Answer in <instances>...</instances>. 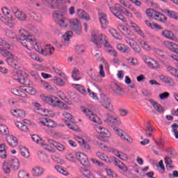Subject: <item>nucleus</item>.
I'll return each instance as SVG.
<instances>
[{
    "instance_id": "obj_1",
    "label": "nucleus",
    "mask_w": 178,
    "mask_h": 178,
    "mask_svg": "<svg viewBox=\"0 0 178 178\" xmlns=\"http://www.w3.org/2000/svg\"><path fill=\"white\" fill-rule=\"evenodd\" d=\"M53 17L56 24L60 27V29H66L67 26L73 29L76 32V34L80 35L81 34V24L77 19H67L63 17V13L60 11H55L53 13Z\"/></svg>"
},
{
    "instance_id": "obj_2",
    "label": "nucleus",
    "mask_w": 178,
    "mask_h": 178,
    "mask_svg": "<svg viewBox=\"0 0 178 178\" xmlns=\"http://www.w3.org/2000/svg\"><path fill=\"white\" fill-rule=\"evenodd\" d=\"M15 38L17 41L21 42L29 51L38 48V44L35 39H34V36L33 35H28L27 32L24 30H19V34L16 35Z\"/></svg>"
},
{
    "instance_id": "obj_3",
    "label": "nucleus",
    "mask_w": 178,
    "mask_h": 178,
    "mask_svg": "<svg viewBox=\"0 0 178 178\" xmlns=\"http://www.w3.org/2000/svg\"><path fill=\"white\" fill-rule=\"evenodd\" d=\"M42 1L50 9H62L61 13L66 12V4L70 3V0H42Z\"/></svg>"
},
{
    "instance_id": "obj_4",
    "label": "nucleus",
    "mask_w": 178,
    "mask_h": 178,
    "mask_svg": "<svg viewBox=\"0 0 178 178\" xmlns=\"http://www.w3.org/2000/svg\"><path fill=\"white\" fill-rule=\"evenodd\" d=\"M92 41L98 47H101V45L104 44L106 48H112L108 41H106V35H105L104 33L92 34Z\"/></svg>"
},
{
    "instance_id": "obj_5",
    "label": "nucleus",
    "mask_w": 178,
    "mask_h": 178,
    "mask_svg": "<svg viewBox=\"0 0 178 178\" xmlns=\"http://www.w3.org/2000/svg\"><path fill=\"white\" fill-rule=\"evenodd\" d=\"M100 104L102 106H103L106 111H113V105H112V102L106 95H102L101 96Z\"/></svg>"
},
{
    "instance_id": "obj_6",
    "label": "nucleus",
    "mask_w": 178,
    "mask_h": 178,
    "mask_svg": "<svg viewBox=\"0 0 178 178\" xmlns=\"http://www.w3.org/2000/svg\"><path fill=\"white\" fill-rule=\"evenodd\" d=\"M41 99L46 102V104H49L50 106H57V105L59 104V99L58 97L55 96H44V95H40Z\"/></svg>"
},
{
    "instance_id": "obj_7",
    "label": "nucleus",
    "mask_w": 178,
    "mask_h": 178,
    "mask_svg": "<svg viewBox=\"0 0 178 178\" xmlns=\"http://www.w3.org/2000/svg\"><path fill=\"white\" fill-rule=\"evenodd\" d=\"M83 113L86 114L89 120L93 122L94 123L101 124V119L98 116L95 115V113L92 111H90V109L84 108L83 110Z\"/></svg>"
},
{
    "instance_id": "obj_8",
    "label": "nucleus",
    "mask_w": 178,
    "mask_h": 178,
    "mask_svg": "<svg viewBox=\"0 0 178 178\" xmlns=\"http://www.w3.org/2000/svg\"><path fill=\"white\" fill-rule=\"evenodd\" d=\"M76 157L79 162H81V165L84 166L85 168H90L91 165L90 164V161H88V157H87V155L84 154L81 152H77L76 153Z\"/></svg>"
},
{
    "instance_id": "obj_9",
    "label": "nucleus",
    "mask_w": 178,
    "mask_h": 178,
    "mask_svg": "<svg viewBox=\"0 0 178 178\" xmlns=\"http://www.w3.org/2000/svg\"><path fill=\"white\" fill-rule=\"evenodd\" d=\"M63 116L67 119V120H65V124H67L68 129H70L71 130H76V127H74V124H72L70 123H74V119H73L72 114L64 112L63 113ZM70 120V121H69Z\"/></svg>"
},
{
    "instance_id": "obj_10",
    "label": "nucleus",
    "mask_w": 178,
    "mask_h": 178,
    "mask_svg": "<svg viewBox=\"0 0 178 178\" xmlns=\"http://www.w3.org/2000/svg\"><path fill=\"white\" fill-rule=\"evenodd\" d=\"M118 5H119V3H116L115 7H110L109 9H110L111 13H113V15H114V16H116V17H118V19H120V20H122V22H126L127 19L123 16L122 13H120V8H118Z\"/></svg>"
},
{
    "instance_id": "obj_11",
    "label": "nucleus",
    "mask_w": 178,
    "mask_h": 178,
    "mask_svg": "<svg viewBox=\"0 0 178 178\" xmlns=\"http://www.w3.org/2000/svg\"><path fill=\"white\" fill-rule=\"evenodd\" d=\"M114 131H115L116 134L122 138V140H124V141H127V143H133V139L127 135L123 130L119 129L116 127L113 128Z\"/></svg>"
},
{
    "instance_id": "obj_12",
    "label": "nucleus",
    "mask_w": 178,
    "mask_h": 178,
    "mask_svg": "<svg viewBox=\"0 0 178 178\" xmlns=\"http://www.w3.org/2000/svg\"><path fill=\"white\" fill-rule=\"evenodd\" d=\"M7 57L6 58V62L8 65L10 66H12V67H16L17 66L18 63H17V56L12 54V53L9 52V54H7L6 56Z\"/></svg>"
},
{
    "instance_id": "obj_13",
    "label": "nucleus",
    "mask_w": 178,
    "mask_h": 178,
    "mask_svg": "<svg viewBox=\"0 0 178 178\" xmlns=\"http://www.w3.org/2000/svg\"><path fill=\"white\" fill-rule=\"evenodd\" d=\"M111 162L112 163H114L115 166H118V168L122 170V172H127L129 170V168H127V166L123 163V162L120 161L119 159H118L115 156L111 157Z\"/></svg>"
},
{
    "instance_id": "obj_14",
    "label": "nucleus",
    "mask_w": 178,
    "mask_h": 178,
    "mask_svg": "<svg viewBox=\"0 0 178 178\" xmlns=\"http://www.w3.org/2000/svg\"><path fill=\"white\" fill-rule=\"evenodd\" d=\"M47 142L49 143V144H51V145L55 147V148H56V149L60 152H63V151L66 149V147L65 145L60 143H58L57 141L53 139H48Z\"/></svg>"
},
{
    "instance_id": "obj_15",
    "label": "nucleus",
    "mask_w": 178,
    "mask_h": 178,
    "mask_svg": "<svg viewBox=\"0 0 178 178\" xmlns=\"http://www.w3.org/2000/svg\"><path fill=\"white\" fill-rule=\"evenodd\" d=\"M99 19L100 24H102V29H106L108 27V18L106 17V14L104 13H99Z\"/></svg>"
},
{
    "instance_id": "obj_16",
    "label": "nucleus",
    "mask_w": 178,
    "mask_h": 178,
    "mask_svg": "<svg viewBox=\"0 0 178 178\" xmlns=\"http://www.w3.org/2000/svg\"><path fill=\"white\" fill-rule=\"evenodd\" d=\"M161 35L164 37V38H167L168 40H171L172 41H176L177 38L176 35H174L173 32L169 30H164L161 32Z\"/></svg>"
},
{
    "instance_id": "obj_17",
    "label": "nucleus",
    "mask_w": 178,
    "mask_h": 178,
    "mask_svg": "<svg viewBox=\"0 0 178 178\" xmlns=\"http://www.w3.org/2000/svg\"><path fill=\"white\" fill-rule=\"evenodd\" d=\"M72 35H73V32H72V31L66 32L65 34L63 35L61 41L65 47L69 46V44H70V40Z\"/></svg>"
},
{
    "instance_id": "obj_18",
    "label": "nucleus",
    "mask_w": 178,
    "mask_h": 178,
    "mask_svg": "<svg viewBox=\"0 0 178 178\" xmlns=\"http://www.w3.org/2000/svg\"><path fill=\"white\" fill-rule=\"evenodd\" d=\"M95 130H97L98 133L102 134L103 137H111V132H109V131H108V129H105L104 127H101V125H97L95 127Z\"/></svg>"
},
{
    "instance_id": "obj_19",
    "label": "nucleus",
    "mask_w": 178,
    "mask_h": 178,
    "mask_svg": "<svg viewBox=\"0 0 178 178\" xmlns=\"http://www.w3.org/2000/svg\"><path fill=\"white\" fill-rule=\"evenodd\" d=\"M55 52V48L54 47H51L50 44H47L45 46L44 49H41L40 54L42 55H44V56H47L48 55H52Z\"/></svg>"
},
{
    "instance_id": "obj_20",
    "label": "nucleus",
    "mask_w": 178,
    "mask_h": 178,
    "mask_svg": "<svg viewBox=\"0 0 178 178\" xmlns=\"http://www.w3.org/2000/svg\"><path fill=\"white\" fill-rule=\"evenodd\" d=\"M79 172H80V173H81V175H83V176H85V177L94 178V174H92V172H90V170L86 168L81 167L79 168Z\"/></svg>"
},
{
    "instance_id": "obj_21",
    "label": "nucleus",
    "mask_w": 178,
    "mask_h": 178,
    "mask_svg": "<svg viewBox=\"0 0 178 178\" xmlns=\"http://www.w3.org/2000/svg\"><path fill=\"white\" fill-rule=\"evenodd\" d=\"M10 164L13 170H19V168H20V163H19V159H17L16 157L11 158Z\"/></svg>"
},
{
    "instance_id": "obj_22",
    "label": "nucleus",
    "mask_w": 178,
    "mask_h": 178,
    "mask_svg": "<svg viewBox=\"0 0 178 178\" xmlns=\"http://www.w3.org/2000/svg\"><path fill=\"white\" fill-rule=\"evenodd\" d=\"M40 123H42L43 126H47V127H55L56 125L55 122L49 118H44L40 121Z\"/></svg>"
},
{
    "instance_id": "obj_23",
    "label": "nucleus",
    "mask_w": 178,
    "mask_h": 178,
    "mask_svg": "<svg viewBox=\"0 0 178 178\" xmlns=\"http://www.w3.org/2000/svg\"><path fill=\"white\" fill-rule=\"evenodd\" d=\"M149 102H150V104H152V105H153L155 111L159 112V113H163V107H162V106L160 104L155 102L154 99H149Z\"/></svg>"
},
{
    "instance_id": "obj_24",
    "label": "nucleus",
    "mask_w": 178,
    "mask_h": 178,
    "mask_svg": "<svg viewBox=\"0 0 178 178\" xmlns=\"http://www.w3.org/2000/svg\"><path fill=\"white\" fill-rule=\"evenodd\" d=\"M118 29L119 31H120V33H122V34H124V35H134V33H133V32L129 31V29H127V27H125L123 25H119L118 26Z\"/></svg>"
},
{
    "instance_id": "obj_25",
    "label": "nucleus",
    "mask_w": 178,
    "mask_h": 178,
    "mask_svg": "<svg viewBox=\"0 0 178 178\" xmlns=\"http://www.w3.org/2000/svg\"><path fill=\"white\" fill-rule=\"evenodd\" d=\"M88 76L93 80L94 81H97V83H99L101 81V76H99L98 74L95 73V72L92 71V70H90L88 72Z\"/></svg>"
},
{
    "instance_id": "obj_26",
    "label": "nucleus",
    "mask_w": 178,
    "mask_h": 178,
    "mask_svg": "<svg viewBox=\"0 0 178 178\" xmlns=\"http://www.w3.org/2000/svg\"><path fill=\"white\" fill-rule=\"evenodd\" d=\"M115 120H116V117H113V115L111 114H106L105 115L104 122L109 126H113V122H115Z\"/></svg>"
},
{
    "instance_id": "obj_27",
    "label": "nucleus",
    "mask_w": 178,
    "mask_h": 178,
    "mask_svg": "<svg viewBox=\"0 0 178 178\" xmlns=\"http://www.w3.org/2000/svg\"><path fill=\"white\" fill-rule=\"evenodd\" d=\"M7 142L10 147H16L17 145V138L13 136H8Z\"/></svg>"
},
{
    "instance_id": "obj_28",
    "label": "nucleus",
    "mask_w": 178,
    "mask_h": 178,
    "mask_svg": "<svg viewBox=\"0 0 178 178\" xmlns=\"http://www.w3.org/2000/svg\"><path fill=\"white\" fill-rule=\"evenodd\" d=\"M96 155L97 156H98V158H99L102 161H104V162H107L108 163H112V157H111V159H109V157H108V156L99 152H97L96 153Z\"/></svg>"
},
{
    "instance_id": "obj_29",
    "label": "nucleus",
    "mask_w": 178,
    "mask_h": 178,
    "mask_svg": "<svg viewBox=\"0 0 178 178\" xmlns=\"http://www.w3.org/2000/svg\"><path fill=\"white\" fill-rule=\"evenodd\" d=\"M164 45L167 48H168V49H170V51H172L173 52L176 51L178 47L177 44L173 43L172 42H169V41H165Z\"/></svg>"
},
{
    "instance_id": "obj_30",
    "label": "nucleus",
    "mask_w": 178,
    "mask_h": 178,
    "mask_svg": "<svg viewBox=\"0 0 178 178\" xmlns=\"http://www.w3.org/2000/svg\"><path fill=\"white\" fill-rule=\"evenodd\" d=\"M155 20H157L158 22H163V23H165L168 20V18H166V16L164 15H162L159 13V12L156 11V14L154 15Z\"/></svg>"
},
{
    "instance_id": "obj_31",
    "label": "nucleus",
    "mask_w": 178,
    "mask_h": 178,
    "mask_svg": "<svg viewBox=\"0 0 178 178\" xmlns=\"http://www.w3.org/2000/svg\"><path fill=\"white\" fill-rule=\"evenodd\" d=\"M145 24L147 26V27H150V29H157V30H163V28L159 25H158L156 23L150 22L148 20L145 21Z\"/></svg>"
},
{
    "instance_id": "obj_32",
    "label": "nucleus",
    "mask_w": 178,
    "mask_h": 178,
    "mask_svg": "<svg viewBox=\"0 0 178 178\" xmlns=\"http://www.w3.org/2000/svg\"><path fill=\"white\" fill-rule=\"evenodd\" d=\"M145 63L149 67H152V69H158L159 67L158 63L154 59H150V60H146Z\"/></svg>"
},
{
    "instance_id": "obj_33",
    "label": "nucleus",
    "mask_w": 178,
    "mask_h": 178,
    "mask_svg": "<svg viewBox=\"0 0 178 178\" xmlns=\"http://www.w3.org/2000/svg\"><path fill=\"white\" fill-rule=\"evenodd\" d=\"M32 173H33V176L38 177V176H41V175H42V173H44V169H42V168L38 167V166L35 167L32 170Z\"/></svg>"
},
{
    "instance_id": "obj_34",
    "label": "nucleus",
    "mask_w": 178,
    "mask_h": 178,
    "mask_svg": "<svg viewBox=\"0 0 178 178\" xmlns=\"http://www.w3.org/2000/svg\"><path fill=\"white\" fill-rule=\"evenodd\" d=\"M113 91L117 95H123V89L116 83L113 86Z\"/></svg>"
},
{
    "instance_id": "obj_35",
    "label": "nucleus",
    "mask_w": 178,
    "mask_h": 178,
    "mask_svg": "<svg viewBox=\"0 0 178 178\" xmlns=\"http://www.w3.org/2000/svg\"><path fill=\"white\" fill-rule=\"evenodd\" d=\"M14 15L18 20H22L24 21L26 19V14L20 10H17L16 12H14Z\"/></svg>"
},
{
    "instance_id": "obj_36",
    "label": "nucleus",
    "mask_w": 178,
    "mask_h": 178,
    "mask_svg": "<svg viewBox=\"0 0 178 178\" xmlns=\"http://www.w3.org/2000/svg\"><path fill=\"white\" fill-rule=\"evenodd\" d=\"M54 84L58 86V87H63L66 86V81H63L62 79L55 76L53 79Z\"/></svg>"
},
{
    "instance_id": "obj_37",
    "label": "nucleus",
    "mask_w": 178,
    "mask_h": 178,
    "mask_svg": "<svg viewBox=\"0 0 178 178\" xmlns=\"http://www.w3.org/2000/svg\"><path fill=\"white\" fill-rule=\"evenodd\" d=\"M19 152L21 155L24 156V158H29L30 156V152H29V149H27L26 147L21 146L19 147Z\"/></svg>"
},
{
    "instance_id": "obj_38",
    "label": "nucleus",
    "mask_w": 178,
    "mask_h": 178,
    "mask_svg": "<svg viewBox=\"0 0 178 178\" xmlns=\"http://www.w3.org/2000/svg\"><path fill=\"white\" fill-rule=\"evenodd\" d=\"M117 48L118 51H121V52H124V54H129L130 52V48L124 44H119Z\"/></svg>"
},
{
    "instance_id": "obj_39",
    "label": "nucleus",
    "mask_w": 178,
    "mask_h": 178,
    "mask_svg": "<svg viewBox=\"0 0 178 178\" xmlns=\"http://www.w3.org/2000/svg\"><path fill=\"white\" fill-rule=\"evenodd\" d=\"M14 80H17L18 83H20V84H24V86H27L29 84V79L27 77H23V76H21L19 78L13 77Z\"/></svg>"
},
{
    "instance_id": "obj_40",
    "label": "nucleus",
    "mask_w": 178,
    "mask_h": 178,
    "mask_svg": "<svg viewBox=\"0 0 178 178\" xmlns=\"http://www.w3.org/2000/svg\"><path fill=\"white\" fill-rule=\"evenodd\" d=\"M40 145H42L44 149H45L46 151H48L49 152H51L52 154H54V152H56V150L54 147H52L49 145L44 144V141L40 143Z\"/></svg>"
},
{
    "instance_id": "obj_41",
    "label": "nucleus",
    "mask_w": 178,
    "mask_h": 178,
    "mask_svg": "<svg viewBox=\"0 0 178 178\" xmlns=\"http://www.w3.org/2000/svg\"><path fill=\"white\" fill-rule=\"evenodd\" d=\"M72 79L76 81L81 79L80 76V71H79L77 68H74L72 70Z\"/></svg>"
},
{
    "instance_id": "obj_42",
    "label": "nucleus",
    "mask_w": 178,
    "mask_h": 178,
    "mask_svg": "<svg viewBox=\"0 0 178 178\" xmlns=\"http://www.w3.org/2000/svg\"><path fill=\"white\" fill-rule=\"evenodd\" d=\"M0 133H1L3 136H8V134H9V129L6 125L1 124H0Z\"/></svg>"
},
{
    "instance_id": "obj_43",
    "label": "nucleus",
    "mask_w": 178,
    "mask_h": 178,
    "mask_svg": "<svg viewBox=\"0 0 178 178\" xmlns=\"http://www.w3.org/2000/svg\"><path fill=\"white\" fill-rule=\"evenodd\" d=\"M74 86V88H76L77 91L81 92V94H83V95H86L87 94V90H86V89L84 88V86L79 84H75Z\"/></svg>"
},
{
    "instance_id": "obj_44",
    "label": "nucleus",
    "mask_w": 178,
    "mask_h": 178,
    "mask_svg": "<svg viewBox=\"0 0 178 178\" xmlns=\"http://www.w3.org/2000/svg\"><path fill=\"white\" fill-rule=\"evenodd\" d=\"M167 72H169L170 74L178 79V70L176 68L169 66L167 67Z\"/></svg>"
},
{
    "instance_id": "obj_45",
    "label": "nucleus",
    "mask_w": 178,
    "mask_h": 178,
    "mask_svg": "<svg viewBox=\"0 0 178 178\" xmlns=\"http://www.w3.org/2000/svg\"><path fill=\"white\" fill-rule=\"evenodd\" d=\"M165 13L169 17H172V19H175V20H178V13L175 11H170L169 10H165Z\"/></svg>"
},
{
    "instance_id": "obj_46",
    "label": "nucleus",
    "mask_w": 178,
    "mask_h": 178,
    "mask_svg": "<svg viewBox=\"0 0 178 178\" xmlns=\"http://www.w3.org/2000/svg\"><path fill=\"white\" fill-rule=\"evenodd\" d=\"M30 16L35 22H41L42 20V17H41V15L40 14H36L35 13H31Z\"/></svg>"
},
{
    "instance_id": "obj_47",
    "label": "nucleus",
    "mask_w": 178,
    "mask_h": 178,
    "mask_svg": "<svg viewBox=\"0 0 178 178\" xmlns=\"http://www.w3.org/2000/svg\"><path fill=\"white\" fill-rule=\"evenodd\" d=\"M154 129L151 126H146L145 134L146 137H151L152 136V131H154Z\"/></svg>"
},
{
    "instance_id": "obj_48",
    "label": "nucleus",
    "mask_w": 178,
    "mask_h": 178,
    "mask_svg": "<svg viewBox=\"0 0 178 178\" xmlns=\"http://www.w3.org/2000/svg\"><path fill=\"white\" fill-rule=\"evenodd\" d=\"M163 81L168 86H175V81H173V79H172L170 77L164 76L163 78Z\"/></svg>"
},
{
    "instance_id": "obj_49",
    "label": "nucleus",
    "mask_w": 178,
    "mask_h": 178,
    "mask_svg": "<svg viewBox=\"0 0 178 178\" xmlns=\"http://www.w3.org/2000/svg\"><path fill=\"white\" fill-rule=\"evenodd\" d=\"M56 170L58 172V173H60L61 175H63L64 176H67V171L65 170L60 165H56L55 166Z\"/></svg>"
},
{
    "instance_id": "obj_50",
    "label": "nucleus",
    "mask_w": 178,
    "mask_h": 178,
    "mask_svg": "<svg viewBox=\"0 0 178 178\" xmlns=\"http://www.w3.org/2000/svg\"><path fill=\"white\" fill-rule=\"evenodd\" d=\"M3 170L5 173H10V165L7 161L3 163Z\"/></svg>"
},
{
    "instance_id": "obj_51",
    "label": "nucleus",
    "mask_w": 178,
    "mask_h": 178,
    "mask_svg": "<svg viewBox=\"0 0 178 178\" xmlns=\"http://www.w3.org/2000/svg\"><path fill=\"white\" fill-rule=\"evenodd\" d=\"M11 92L13 94H14V95H18L19 97H26L24 92L22 90H19L17 89H13Z\"/></svg>"
},
{
    "instance_id": "obj_52",
    "label": "nucleus",
    "mask_w": 178,
    "mask_h": 178,
    "mask_svg": "<svg viewBox=\"0 0 178 178\" xmlns=\"http://www.w3.org/2000/svg\"><path fill=\"white\" fill-rule=\"evenodd\" d=\"M156 13V11H155L152 9L146 10V15H147V17L154 19L155 17Z\"/></svg>"
},
{
    "instance_id": "obj_53",
    "label": "nucleus",
    "mask_w": 178,
    "mask_h": 178,
    "mask_svg": "<svg viewBox=\"0 0 178 178\" xmlns=\"http://www.w3.org/2000/svg\"><path fill=\"white\" fill-rule=\"evenodd\" d=\"M154 52H155L156 55H159V56H161V58H165V55H166V52L158 48L154 49Z\"/></svg>"
},
{
    "instance_id": "obj_54",
    "label": "nucleus",
    "mask_w": 178,
    "mask_h": 178,
    "mask_svg": "<svg viewBox=\"0 0 178 178\" xmlns=\"http://www.w3.org/2000/svg\"><path fill=\"white\" fill-rule=\"evenodd\" d=\"M75 49L76 54H78L79 55H81V54H83L84 51H86V47H84L83 45L80 44L77 45Z\"/></svg>"
},
{
    "instance_id": "obj_55",
    "label": "nucleus",
    "mask_w": 178,
    "mask_h": 178,
    "mask_svg": "<svg viewBox=\"0 0 178 178\" xmlns=\"http://www.w3.org/2000/svg\"><path fill=\"white\" fill-rule=\"evenodd\" d=\"M109 33L114 37V38H116L117 40H120V34L118 33V31L115 29H110Z\"/></svg>"
},
{
    "instance_id": "obj_56",
    "label": "nucleus",
    "mask_w": 178,
    "mask_h": 178,
    "mask_svg": "<svg viewBox=\"0 0 178 178\" xmlns=\"http://www.w3.org/2000/svg\"><path fill=\"white\" fill-rule=\"evenodd\" d=\"M171 127L172 129V131L174 133V136H175V138H177L178 140V130H177L178 125H177V124H172L171 125Z\"/></svg>"
},
{
    "instance_id": "obj_57",
    "label": "nucleus",
    "mask_w": 178,
    "mask_h": 178,
    "mask_svg": "<svg viewBox=\"0 0 178 178\" xmlns=\"http://www.w3.org/2000/svg\"><path fill=\"white\" fill-rule=\"evenodd\" d=\"M31 138L33 141H34L37 144H41V143H43L44 141L38 135H33Z\"/></svg>"
},
{
    "instance_id": "obj_58",
    "label": "nucleus",
    "mask_w": 178,
    "mask_h": 178,
    "mask_svg": "<svg viewBox=\"0 0 178 178\" xmlns=\"http://www.w3.org/2000/svg\"><path fill=\"white\" fill-rule=\"evenodd\" d=\"M77 139L79 140V143H81L82 147L86 149H90V145L88 143L84 142V140L81 139L79 136L77 137Z\"/></svg>"
},
{
    "instance_id": "obj_59",
    "label": "nucleus",
    "mask_w": 178,
    "mask_h": 178,
    "mask_svg": "<svg viewBox=\"0 0 178 178\" xmlns=\"http://www.w3.org/2000/svg\"><path fill=\"white\" fill-rule=\"evenodd\" d=\"M0 47H3L6 49H10V45L6 41L0 38Z\"/></svg>"
},
{
    "instance_id": "obj_60",
    "label": "nucleus",
    "mask_w": 178,
    "mask_h": 178,
    "mask_svg": "<svg viewBox=\"0 0 178 178\" xmlns=\"http://www.w3.org/2000/svg\"><path fill=\"white\" fill-rule=\"evenodd\" d=\"M140 44L143 49H145V51H149L151 49V47H149V44L148 43L145 42L144 40H140Z\"/></svg>"
},
{
    "instance_id": "obj_61",
    "label": "nucleus",
    "mask_w": 178,
    "mask_h": 178,
    "mask_svg": "<svg viewBox=\"0 0 178 178\" xmlns=\"http://www.w3.org/2000/svg\"><path fill=\"white\" fill-rule=\"evenodd\" d=\"M29 174L24 170H19L18 173L19 178H29Z\"/></svg>"
},
{
    "instance_id": "obj_62",
    "label": "nucleus",
    "mask_w": 178,
    "mask_h": 178,
    "mask_svg": "<svg viewBox=\"0 0 178 178\" xmlns=\"http://www.w3.org/2000/svg\"><path fill=\"white\" fill-rule=\"evenodd\" d=\"M105 171L106 172L108 176H111V177H116L118 175L115 174L113 170H112L111 168H105Z\"/></svg>"
},
{
    "instance_id": "obj_63",
    "label": "nucleus",
    "mask_w": 178,
    "mask_h": 178,
    "mask_svg": "<svg viewBox=\"0 0 178 178\" xmlns=\"http://www.w3.org/2000/svg\"><path fill=\"white\" fill-rule=\"evenodd\" d=\"M30 58H31L33 60H36V62H41V60L38 57V56L36 54L34 53H30L29 54Z\"/></svg>"
},
{
    "instance_id": "obj_64",
    "label": "nucleus",
    "mask_w": 178,
    "mask_h": 178,
    "mask_svg": "<svg viewBox=\"0 0 178 178\" xmlns=\"http://www.w3.org/2000/svg\"><path fill=\"white\" fill-rule=\"evenodd\" d=\"M132 48L134 51V52H136V54H140V52H141V48H140V46L135 43L133 46Z\"/></svg>"
}]
</instances>
